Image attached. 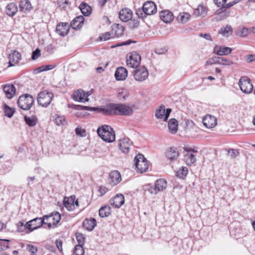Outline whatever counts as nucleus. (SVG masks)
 <instances>
[{"mask_svg":"<svg viewBox=\"0 0 255 255\" xmlns=\"http://www.w3.org/2000/svg\"><path fill=\"white\" fill-rule=\"evenodd\" d=\"M160 17L161 19L165 23H169L174 19L172 13L168 10L161 11L160 12Z\"/></svg>","mask_w":255,"mask_h":255,"instance_id":"nucleus-28","label":"nucleus"},{"mask_svg":"<svg viewBox=\"0 0 255 255\" xmlns=\"http://www.w3.org/2000/svg\"><path fill=\"white\" fill-rule=\"evenodd\" d=\"M129 96V93L127 90H122L121 92H119L118 94V97L119 100L121 101H125L127 99Z\"/></svg>","mask_w":255,"mask_h":255,"instance_id":"nucleus-46","label":"nucleus"},{"mask_svg":"<svg viewBox=\"0 0 255 255\" xmlns=\"http://www.w3.org/2000/svg\"><path fill=\"white\" fill-rule=\"evenodd\" d=\"M76 239L79 243V245H81L82 246L85 242V238L82 234L78 233L76 234Z\"/></svg>","mask_w":255,"mask_h":255,"instance_id":"nucleus-53","label":"nucleus"},{"mask_svg":"<svg viewBox=\"0 0 255 255\" xmlns=\"http://www.w3.org/2000/svg\"><path fill=\"white\" fill-rule=\"evenodd\" d=\"M63 203L64 206L68 211H73L75 209V206H79L78 201L77 200H75V196L64 198Z\"/></svg>","mask_w":255,"mask_h":255,"instance_id":"nucleus-18","label":"nucleus"},{"mask_svg":"<svg viewBox=\"0 0 255 255\" xmlns=\"http://www.w3.org/2000/svg\"><path fill=\"white\" fill-rule=\"evenodd\" d=\"M233 32V29L231 26L227 25L226 27H223L219 30V33L221 34L223 36L228 37L231 35Z\"/></svg>","mask_w":255,"mask_h":255,"instance_id":"nucleus-39","label":"nucleus"},{"mask_svg":"<svg viewBox=\"0 0 255 255\" xmlns=\"http://www.w3.org/2000/svg\"><path fill=\"white\" fill-rule=\"evenodd\" d=\"M115 76L118 81L125 80L128 76V70L124 67H120L117 68Z\"/></svg>","mask_w":255,"mask_h":255,"instance_id":"nucleus-22","label":"nucleus"},{"mask_svg":"<svg viewBox=\"0 0 255 255\" xmlns=\"http://www.w3.org/2000/svg\"><path fill=\"white\" fill-rule=\"evenodd\" d=\"M167 187V182L164 179H157L154 185L148 184L144 186V190L151 194L156 195L159 192L164 190Z\"/></svg>","mask_w":255,"mask_h":255,"instance_id":"nucleus-4","label":"nucleus"},{"mask_svg":"<svg viewBox=\"0 0 255 255\" xmlns=\"http://www.w3.org/2000/svg\"><path fill=\"white\" fill-rule=\"evenodd\" d=\"M44 221L49 229L52 227L56 226L61 219V215L59 213L56 212L49 215H44L43 217Z\"/></svg>","mask_w":255,"mask_h":255,"instance_id":"nucleus-9","label":"nucleus"},{"mask_svg":"<svg viewBox=\"0 0 255 255\" xmlns=\"http://www.w3.org/2000/svg\"><path fill=\"white\" fill-rule=\"evenodd\" d=\"M195 153L187 152L184 155V160L188 165H191L196 161Z\"/></svg>","mask_w":255,"mask_h":255,"instance_id":"nucleus-34","label":"nucleus"},{"mask_svg":"<svg viewBox=\"0 0 255 255\" xmlns=\"http://www.w3.org/2000/svg\"><path fill=\"white\" fill-rule=\"evenodd\" d=\"M132 16V12L129 8H124L119 12V18L124 22L128 21Z\"/></svg>","mask_w":255,"mask_h":255,"instance_id":"nucleus-23","label":"nucleus"},{"mask_svg":"<svg viewBox=\"0 0 255 255\" xmlns=\"http://www.w3.org/2000/svg\"><path fill=\"white\" fill-rule=\"evenodd\" d=\"M165 154L167 159L170 162H174L177 160L179 155L178 149L173 147L168 148L166 150Z\"/></svg>","mask_w":255,"mask_h":255,"instance_id":"nucleus-17","label":"nucleus"},{"mask_svg":"<svg viewBox=\"0 0 255 255\" xmlns=\"http://www.w3.org/2000/svg\"><path fill=\"white\" fill-rule=\"evenodd\" d=\"M17 6L14 2H11L7 5L5 8V12L7 15L12 16L14 15L17 11Z\"/></svg>","mask_w":255,"mask_h":255,"instance_id":"nucleus-32","label":"nucleus"},{"mask_svg":"<svg viewBox=\"0 0 255 255\" xmlns=\"http://www.w3.org/2000/svg\"><path fill=\"white\" fill-rule=\"evenodd\" d=\"M69 31V25L68 23H61L57 25L56 32L62 36L67 35Z\"/></svg>","mask_w":255,"mask_h":255,"instance_id":"nucleus-27","label":"nucleus"},{"mask_svg":"<svg viewBox=\"0 0 255 255\" xmlns=\"http://www.w3.org/2000/svg\"><path fill=\"white\" fill-rule=\"evenodd\" d=\"M72 108L75 110H88V111H96L97 108H92L88 106H84L81 105H74L72 107Z\"/></svg>","mask_w":255,"mask_h":255,"instance_id":"nucleus-45","label":"nucleus"},{"mask_svg":"<svg viewBox=\"0 0 255 255\" xmlns=\"http://www.w3.org/2000/svg\"><path fill=\"white\" fill-rule=\"evenodd\" d=\"M79 8L81 11V12L85 16L89 15L92 12V8L87 3L85 2H82L79 6Z\"/></svg>","mask_w":255,"mask_h":255,"instance_id":"nucleus-36","label":"nucleus"},{"mask_svg":"<svg viewBox=\"0 0 255 255\" xmlns=\"http://www.w3.org/2000/svg\"><path fill=\"white\" fill-rule=\"evenodd\" d=\"M135 165L137 170L143 173L148 168V164L147 160L141 154H138L134 158Z\"/></svg>","mask_w":255,"mask_h":255,"instance_id":"nucleus-8","label":"nucleus"},{"mask_svg":"<svg viewBox=\"0 0 255 255\" xmlns=\"http://www.w3.org/2000/svg\"><path fill=\"white\" fill-rule=\"evenodd\" d=\"M24 121L26 124L29 127H34L36 125L37 123V118L36 117L32 116H25L24 117Z\"/></svg>","mask_w":255,"mask_h":255,"instance_id":"nucleus-38","label":"nucleus"},{"mask_svg":"<svg viewBox=\"0 0 255 255\" xmlns=\"http://www.w3.org/2000/svg\"><path fill=\"white\" fill-rule=\"evenodd\" d=\"M91 95V93L88 92H85L82 89H79L74 92L72 97L73 99L79 102H85L89 101L88 96Z\"/></svg>","mask_w":255,"mask_h":255,"instance_id":"nucleus-13","label":"nucleus"},{"mask_svg":"<svg viewBox=\"0 0 255 255\" xmlns=\"http://www.w3.org/2000/svg\"><path fill=\"white\" fill-rule=\"evenodd\" d=\"M178 122L175 119H172L168 122V127L169 131L173 134L175 133L178 130Z\"/></svg>","mask_w":255,"mask_h":255,"instance_id":"nucleus-35","label":"nucleus"},{"mask_svg":"<svg viewBox=\"0 0 255 255\" xmlns=\"http://www.w3.org/2000/svg\"><path fill=\"white\" fill-rule=\"evenodd\" d=\"M99 191L101 193V195L102 196L108 191V188L105 186H101L99 188Z\"/></svg>","mask_w":255,"mask_h":255,"instance_id":"nucleus-61","label":"nucleus"},{"mask_svg":"<svg viewBox=\"0 0 255 255\" xmlns=\"http://www.w3.org/2000/svg\"><path fill=\"white\" fill-rule=\"evenodd\" d=\"M111 204L116 208L121 207L125 203V197L122 194H117L110 200Z\"/></svg>","mask_w":255,"mask_h":255,"instance_id":"nucleus-21","label":"nucleus"},{"mask_svg":"<svg viewBox=\"0 0 255 255\" xmlns=\"http://www.w3.org/2000/svg\"><path fill=\"white\" fill-rule=\"evenodd\" d=\"M245 59L247 62L251 63L255 61V55L249 54L246 56Z\"/></svg>","mask_w":255,"mask_h":255,"instance_id":"nucleus-60","label":"nucleus"},{"mask_svg":"<svg viewBox=\"0 0 255 255\" xmlns=\"http://www.w3.org/2000/svg\"><path fill=\"white\" fill-rule=\"evenodd\" d=\"M9 66H13L17 64L21 58V54L17 51H13L9 54Z\"/></svg>","mask_w":255,"mask_h":255,"instance_id":"nucleus-25","label":"nucleus"},{"mask_svg":"<svg viewBox=\"0 0 255 255\" xmlns=\"http://www.w3.org/2000/svg\"><path fill=\"white\" fill-rule=\"evenodd\" d=\"M157 7L155 3L150 0H147L144 3L142 8L137 9L136 14L141 19H144L147 15H150L156 13Z\"/></svg>","mask_w":255,"mask_h":255,"instance_id":"nucleus-2","label":"nucleus"},{"mask_svg":"<svg viewBox=\"0 0 255 255\" xmlns=\"http://www.w3.org/2000/svg\"><path fill=\"white\" fill-rule=\"evenodd\" d=\"M55 122L58 126H63L65 123V117L64 116H57L55 119Z\"/></svg>","mask_w":255,"mask_h":255,"instance_id":"nucleus-51","label":"nucleus"},{"mask_svg":"<svg viewBox=\"0 0 255 255\" xmlns=\"http://www.w3.org/2000/svg\"><path fill=\"white\" fill-rule=\"evenodd\" d=\"M24 221H20L17 224V232H22L24 231V230H26L24 228Z\"/></svg>","mask_w":255,"mask_h":255,"instance_id":"nucleus-55","label":"nucleus"},{"mask_svg":"<svg viewBox=\"0 0 255 255\" xmlns=\"http://www.w3.org/2000/svg\"><path fill=\"white\" fill-rule=\"evenodd\" d=\"M135 41H132L131 40H128L126 42H122V43H118L117 44V46H123V45H129L130 44V43H135Z\"/></svg>","mask_w":255,"mask_h":255,"instance_id":"nucleus-63","label":"nucleus"},{"mask_svg":"<svg viewBox=\"0 0 255 255\" xmlns=\"http://www.w3.org/2000/svg\"><path fill=\"white\" fill-rule=\"evenodd\" d=\"M110 183L112 185H116L122 180L120 173L117 170L112 171L109 175Z\"/></svg>","mask_w":255,"mask_h":255,"instance_id":"nucleus-26","label":"nucleus"},{"mask_svg":"<svg viewBox=\"0 0 255 255\" xmlns=\"http://www.w3.org/2000/svg\"><path fill=\"white\" fill-rule=\"evenodd\" d=\"M99 213L102 218L108 217L111 214V208L109 205L104 206L99 209Z\"/></svg>","mask_w":255,"mask_h":255,"instance_id":"nucleus-37","label":"nucleus"},{"mask_svg":"<svg viewBox=\"0 0 255 255\" xmlns=\"http://www.w3.org/2000/svg\"><path fill=\"white\" fill-rule=\"evenodd\" d=\"M84 21V17L82 15L76 17L72 21L71 25L74 29L81 28Z\"/></svg>","mask_w":255,"mask_h":255,"instance_id":"nucleus-30","label":"nucleus"},{"mask_svg":"<svg viewBox=\"0 0 255 255\" xmlns=\"http://www.w3.org/2000/svg\"><path fill=\"white\" fill-rule=\"evenodd\" d=\"M133 106L124 104H111L101 109L105 115L129 116L133 113Z\"/></svg>","mask_w":255,"mask_h":255,"instance_id":"nucleus-1","label":"nucleus"},{"mask_svg":"<svg viewBox=\"0 0 255 255\" xmlns=\"http://www.w3.org/2000/svg\"><path fill=\"white\" fill-rule=\"evenodd\" d=\"M96 225V220L94 218L86 219L83 222V227L88 231H92Z\"/></svg>","mask_w":255,"mask_h":255,"instance_id":"nucleus-31","label":"nucleus"},{"mask_svg":"<svg viewBox=\"0 0 255 255\" xmlns=\"http://www.w3.org/2000/svg\"><path fill=\"white\" fill-rule=\"evenodd\" d=\"M141 61L140 55L136 52L131 53L127 59V65L132 68H137Z\"/></svg>","mask_w":255,"mask_h":255,"instance_id":"nucleus-11","label":"nucleus"},{"mask_svg":"<svg viewBox=\"0 0 255 255\" xmlns=\"http://www.w3.org/2000/svg\"><path fill=\"white\" fill-rule=\"evenodd\" d=\"M97 131L99 136L106 142H112L115 140V131L109 126H102L98 128Z\"/></svg>","mask_w":255,"mask_h":255,"instance_id":"nucleus-3","label":"nucleus"},{"mask_svg":"<svg viewBox=\"0 0 255 255\" xmlns=\"http://www.w3.org/2000/svg\"><path fill=\"white\" fill-rule=\"evenodd\" d=\"M200 36L203 37L206 40L212 41V39L210 34L209 33H200Z\"/></svg>","mask_w":255,"mask_h":255,"instance_id":"nucleus-62","label":"nucleus"},{"mask_svg":"<svg viewBox=\"0 0 255 255\" xmlns=\"http://www.w3.org/2000/svg\"><path fill=\"white\" fill-rule=\"evenodd\" d=\"M190 17V15L187 12H181L177 17L178 21L180 23H185L187 22Z\"/></svg>","mask_w":255,"mask_h":255,"instance_id":"nucleus-41","label":"nucleus"},{"mask_svg":"<svg viewBox=\"0 0 255 255\" xmlns=\"http://www.w3.org/2000/svg\"><path fill=\"white\" fill-rule=\"evenodd\" d=\"M15 112L14 109L10 108L7 105L4 104V112L5 116L11 118Z\"/></svg>","mask_w":255,"mask_h":255,"instance_id":"nucleus-44","label":"nucleus"},{"mask_svg":"<svg viewBox=\"0 0 255 255\" xmlns=\"http://www.w3.org/2000/svg\"><path fill=\"white\" fill-rule=\"evenodd\" d=\"M239 86L241 90L245 94H250L253 91V85L251 79L247 76H242L240 78Z\"/></svg>","mask_w":255,"mask_h":255,"instance_id":"nucleus-7","label":"nucleus"},{"mask_svg":"<svg viewBox=\"0 0 255 255\" xmlns=\"http://www.w3.org/2000/svg\"><path fill=\"white\" fill-rule=\"evenodd\" d=\"M43 218H36L27 222L24 226V228L28 230V233L40 228L42 225H45Z\"/></svg>","mask_w":255,"mask_h":255,"instance_id":"nucleus-10","label":"nucleus"},{"mask_svg":"<svg viewBox=\"0 0 255 255\" xmlns=\"http://www.w3.org/2000/svg\"><path fill=\"white\" fill-rule=\"evenodd\" d=\"M3 91L7 98L12 99L15 94L16 89L12 84H7L3 86Z\"/></svg>","mask_w":255,"mask_h":255,"instance_id":"nucleus-20","label":"nucleus"},{"mask_svg":"<svg viewBox=\"0 0 255 255\" xmlns=\"http://www.w3.org/2000/svg\"><path fill=\"white\" fill-rule=\"evenodd\" d=\"M26 250L31 253V255H36L37 252V248L36 247L31 244L26 245Z\"/></svg>","mask_w":255,"mask_h":255,"instance_id":"nucleus-50","label":"nucleus"},{"mask_svg":"<svg viewBox=\"0 0 255 255\" xmlns=\"http://www.w3.org/2000/svg\"><path fill=\"white\" fill-rule=\"evenodd\" d=\"M133 76L136 81L142 82L148 78V72L147 69L144 66H142L136 68L133 72Z\"/></svg>","mask_w":255,"mask_h":255,"instance_id":"nucleus-12","label":"nucleus"},{"mask_svg":"<svg viewBox=\"0 0 255 255\" xmlns=\"http://www.w3.org/2000/svg\"><path fill=\"white\" fill-rule=\"evenodd\" d=\"M203 124L205 127L211 128L215 127L217 124V120L215 116L211 115H205L202 119Z\"/></svg>","mask_w":255,"mask_h":255,"instance_id":"nucleus-16","label":"nucleus"},{"mask_svg":"<svg viewBox=\"0 0 255 255\" xmlns=\"http://www.w3.org/2000/svg\"><path fill=\"white\" fill-rule=\"evenodd\" d=\"M34 103L33 97L29 94L21 95L17 101V104L20 108L23 110H28Z\"/></svg>","mask_w":255,"mask_h":255,"instance_id":"nucleus-5","label":"nucleus"},{"mask_svg":"<svg viewBox=\"0 0 255 255\" xmlns=\"http://www.w3.org/2000/svg\"><path fill=\"white\" fill-rule=\"evenodd\" d=\"M40 50L38 48H37L35 50L33 51L31 59L32 60H36L40 56Z\"/></svg>","mask_w":255,"mask_h":255,"instance_id":"nucleus-56","label":"nucleus"},{"mask_svg":"<svg viewBox=\"0 0 255 255\" xmlns=\"http://www.w3.org/2000/svg\"><path fill=\"white\" fill-rule=\"evenodd\" d=\"M9 240H1L0 239V252L4 251L9 248L8 242Z\"/></svg>","mask_w":255,"mask_h":255,"instance_id":"nucleus-48","label":"nucleus"},{"mask_svg":"<svg viewBox=\"0 0 255 255\" xmlns=\"http://www.w3.org/2000/svg\"><path fill=\"white\" fill-rule=\"evenodd\" d=\"M239 154V152L237 149H230L228 150V154L232 158H235Z\"/></svg>","mask_w":255,"mask_h":255,"instance_id":"nucleus-54","label":"nucleus"},{"mask_svg":"<svg viewBox=\"0 0 255 255\" xmlns=\"http://www.w3.org/2000/svg\"><path fill=\"white\" fill-rule=\"evenodd\" d=\"M54 96L52 93L47 91L40 92L37 97V102L42 107H46L51 102Z\"/></svg>","mask_w":255,"mask_h":255,"instance_id":"nucleus-6","label":"nucleus"},{"mask_svg":"<svg viewBox=\"0 0 255 255\" xmlns=\"http://www.w3.org/2000/svg\"><path fill=\"white\" fill-rule=\"evenodd\" d=\"M75 132L77 135L81 137H84L86 135L85 130L81 128H77L75 129Z\"/></svg>","mask_w":255,"mask_h":255,"instance_id":"nucleus-52","label":"nucleus"},{"mask_svg":"<svg viewBox=\"0 0 255 255\" xmlns=\"http://www.w3.org/2000/svg\"><path fill=\"white\" fill-rule=\"evenodd\" d=\"M214 64H218V57H214L209 59L206 61V65H213Z\"/></svg>","mask_w":255,"mask_h":255,"instance_id":"nucleus-58","label":"nucleus"},{"mask_svg":"<svg viewBox=\"0 0 255 255\" xmlns=\"http://www.w3.org/2000/svg\"><path fill=\"white\" fill-rule=\"evenodd\" d=\"M111 37V33L109 32H107L100 35L99 38L101 40L106 41L110 39Z\"/></svg>","mask_w":255,"mask_h":255,"instance_id":"nucleus-59","label":"nucleus"},{"mask_svg":"<svg viewBox=\"0 0 255 255\" xmlns=\"http://www.w3.org/2000/svg\"><path fill=\"white\" fill-rule=\"evenodd\" d=\"M227 0H214L215 4L218 7L224 8L225 4Z\"/></svg>","mask_w":255,"mask_h":255,"instance_id":"nucleus-57","label":"nucleus"},{"mask_svg":"<svg viewBox=\"0 0 255 255\" xmlns=\"http://www.w3.org/2000/svg\"><path fill=\"white\" fill-rule=\"evenodd\" d=\"M35 179V176L28 177H27V186H30L31 185L34 183V181Z\"/></svg>","mask_w":255,"mask_h":255,"instance_id":"nucleus-64","label":"nucleus"},{"mask_svg":"<svg viewBox=\"0 0 255 255\" xmlns=\"http://www.w3.org/2000/svg\"><path fill=\"white\" fill-rule=\"evenodd\" d=\"M232 51V48L229 47L216 45L214 48V53L220 56L228 55Z\"/></svg>","mask_w":255,"mask_h":255,"instance_id":"nucleus-24","label":"nucleus"},{"mask_svg":"<svg viewBox=\"0 0 255 255\" xmlns=\"http://www.w3.org/2000/svg\"><path fill=\"white\" fill-rule=\"evenodd\" d=\"M20 10L24 13H28L32 9V6L29 0H22L19 2Z\"/></svg>","mask_w":255,"mask_h":255,"instance_id":"nucleus-29","label":"nucleus"},{"mask_svg":"<svg viewBox=\"0 0 255 255\" xmlns=\"http://www.w3.org/2000/svg\"><path fill=\"white\" fill-rule=\"evenodd\" d=\"M171 112L170 109H165L164 106H160L156 111L155 116L158 119H163L166 121Z\"/></svg>","mask_w":255,"mask_h":255,"instance_id":"nucleus-15","label":"nucleus"},{"mask_svg":"<svg viewBox=\"0 0 255 255\" xmlns=\"http://www.w3.org/2000/svg\"><path fill=\"white\" fill-rule=\"evenodd\" d=\"M188 173V169L186 167H180L176 172V176L181 179H184Z\"/></svg>","mask_w":255,"mask_h":255,"instance_id":"nucleus-40","label":"nucleus"},{"mask_svg":"<svg viewBox=\"0 0 255 255\" xmlns=\"http://www.w3.org/2000/svg\"><path fill=\"white\" fill-rule=\"evenodd\" d=\"M132 145V142L128 138L124 137L119 140L118 146L121 151L125 154H128Z\"/></svg>","mask_w":255,"mask_h":255,"instance_id":"nucleus-14","label":"nucleus"},{"mask_svg":"<svg viewBox=\"0 0 255 255\" xmlns=\"http://www.w3.org/2000/svg\"><path fill=\"white\" fill-rule=\"evenodd\" d=\"M229 11L226 9L225 8L221 7L215 11L213 20L218 21L226 19L229 16Z\"/></svg>","mask_w":255,"mask_h":255,"instance_id":"nucleus-19","label":"nucleus"},{"mask_svg":"<svg viewBox=\"0 0 255 255\" xmlns=\"http://www.w3.org/2000/svg\"><path fill=\"white\" fill-rule=\"evenodd\" d=\"M74 255H84V250L81 245H77L75 247Z\"/></svg>","mask_w":255,"mask_h":255,"instance_id":"nucleus-47","label":"nucleus"},{"mask_svg":"<svg viewBox=\"0 0 255 255\" xmlns=\"http://www.w3.org/2000/svg\"><path fill=\"white\" fill-rule=\"evenodd\" d=\"M113 31L116 36L119 37L122 36L124 32L125 28L121 24H117L113 28Z\"/></svg>","mask_w":255,"mask_h":255,"instance_id":"nucleus-42","label":"nucleus"},{"mask_svg":"<svg viewBox=\"0 0 255 255\" xmlns=\"http://www.w3.org/2000/svg\"><path fill=\"white\" fill-rule=\"evenodd\" d=\"M248 31V29L244 27L241 29H239L236 32V34L238 36L243 37L247 35Z\"/></svg>","mask_w":255,"mask_h":255,"instance_id":"nucleus-49","label":"nucleus"},{"mask_svg":"<svg viewBox=\"0 0 255 255\" xmlns=\"http://www.w3.org/2000/svg\"><path fill=\"white\" fill-rule=\"evenodd\" d=\"M218 64L220 65L230 66L233 64V62L229 59L222 57H218Z\"/></svg>","mask_w":255,"mask_h":255,"instance_id":"nucleus-43","label":"nucleus"},{"mask_svg":"<svg viewBox=\"0 0 255 255\" xmlns=\"http://www.w3.org/2000/svg\"><path fill=\"white\" fill-rule=\"evenodd\" d=\"M208 8L203 4H199L194 10V14L197 16L205 17L207 13Z\"/></svg>","mask_w":255,"mask_h":255,"instance_id":"nucleus-33","label":"nucleus"}]
</instances>
